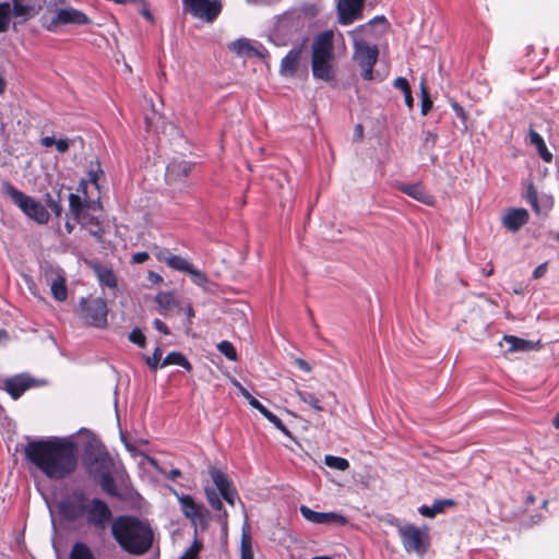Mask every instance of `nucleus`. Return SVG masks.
Listing matches in <instances>:
<instances>
[{
	"instance_id": "obj_22",
	"label": "nucleus",
	"mask_w": 559,
	"mask_h": 559,
	"mask_svg": "<svg viewBox=\"0 0 559 559\" xmlns=\"http://www.w3.org/2000/svg\"><path fill=\"white\" fill-rule=\"evenodd\" d=\"M156 304L160 308V313L166 316L169 312L181 311V306L173 293L160 292L155 297Z\"/></svg>"
},
{
	"instance_id": "obj_21",
	"label": "nucleus",
	"mask_w": 559,
	"mask_h": 559,
	"mask_svg": "<svg viewBox=\"0 0 559 559\" xmlns=\"http://www.w3.org/2000/svg\"><path fill=\"white\" fill-rule=\"evenodd\" d=\"M156 258L158 261L165 262L169 267L180 272L187 273L192 266V263H190L187 259L173 254L167 249L159 250L156 253Z\"/></svg>"
},
{
	"instance_id": "obj_20",
	"label": "nucleus",
	"mask_w": 559,
	"mask_h": 559,
	"mask_svg": "<svg viewBox=\"0 0 559 559\" xmlns=\"http://www.w3.org/2000/svg\"><path fill=\"white\" fill-rule=\"evenodd\" d=\"M301 55V48H293L288 51V53L282 59L280 73L286 78H293L296 75L299 60Z\"/></svg>"
},
{
	"instance_id": "obj_51",
	"label": "nucleus",
	"mask_w": 559,
	"mask_h": 559,
	"mask_svg": "<svg viewBox=\"0 0 559 559\" xmlns=\"http://www.w3.org/2000/svg\"><path fill=\"white\" fill-rule=\"evenodd\" d=\"M153 325H154V328H155L157 331H159L160 333H163V334H165V335L170 334V332H169V330H168L167 325H166L162 320H159V319H155V320L153 321Z\"/></svg>"
},
{
	"instance_id": "obj_57",
	"label": "nucleus",
	"mask_w": 559,
	"mask_h": 559,
	"mask_svg": "<svg viewBox=\"0 0 559 559\" xmlns=\"http://www.w3.org/2000/svg\"><path fill=\"white\" fill-rule=\"evenodd\" d=\"M404 97H405V104L406 106L412 109L413 108V104H414V99H413V96H412V91L409 90L408 92H405L404 93Z\"/></svg>"
},
{
	"instance_id": "obj_29",
	"label": "nucleus",
	"mask_w": 559,
	"mask_h": 559,
	"mask_svg": "<svg viewBox=\"0 0 559 559\" xmlns=\"http://www.w3.org/2000/svg\"><path fill=\"white\" fill-rule=\"evenodd\" d=\"M170 365H178V366H181L183 367L186 370L190 371L192 366L191 364L188 361V359L181 354V353H178V352H171L169 353L164 359L163 361L160 362V368H164L166 366H170Z\"/></svg>"
},
{
	"instance_id": "obj_45",
	"label": "nucleus",
	"mask_w": 559,
	"mask_h": 559,
	"mask_svg": "<svg viewBox=\"0 0 559 559\" xmlns=\"http://www.w3.org/2000/svg\"><path fill=\"white\" fill-rule=\"evenodd\" d=\"M240 392L248 400L249 404L253 408L258 409L260 413H262L266 408L255 397H253L245 388L240 386Z\"/></svg>"
},
{
	"instance_id": "obj_5",
	"label": "nucleus",
	"mask_w": 559,
	"mask_h": 559,
	"mask_svg": "<svg viewBox=\"0 0 559 559\" xmlns=\"http://www.w3.org/2000/svg\"><path fill=\"white\" fill-rule=\"evenodd\" d=\"M395 526L404 550L407 554H415L423 557L430 547V535L427 526H416L412 523H401L397 519L390 520Z\"/></svg>"
},
{
	"instance_id": "obj_36",
	"label": "nucleus",
	"mask_w": 559,
	"mask_h": 559,
	"mask_svg": "<svg viewBox=\"0 0 559 559\" xmlns=\"http://www.w3.org/2000/svg\"><path fill=\"white\" fill-rule=\"evenodd\" d=\"M296 394L302 402L309 404L317 412H321L323 409L319 400L313 394L301 390H296Z\"/></svg>"
},
{
	"instance_id": "obj_58",
	"label": "nucleus",
	"mask_w": 559,
	"mask_h": 559,
	"mask_svg": "<svg viewBox=\"0 0 559 559\" xmlns=\"http://www.w3.org/2000/svg\"><path fill=\"white\" fill-rule=\"evenodd\" d=\"M181 311H185L189 320L194 317V311L190 304H188L185 308L181 307Z\"/></svg>"
},
{
	"instance_id": "obj_28",
	"label": "nucleus",
	"mask_w": 559,
	"mask_h": 559,
	"mask_svg": "<svg viewBox=\"0 0 559 559\" xmlns=\"http://www.w3.org/2000/svg\"><path fill=\"white\" fill-rule=\"evenodd\" d=\"M240 559H253L252 538L247 524L242 527L241 533Z\"/></svg>"
},
{
	"instance_id": "obj_1",
	"label": "nucleus",
	"mask_w": 559,
	"mask_h": 559,
	"mask_svg": "<svg viewBox=\"0 0 559 559\" xmlns=\"http://www.w3.org/2000/svg\"><path fill=\"white\" fill-rule=\"evenodd\" d=\"M24 454L36 469L52 480L71 476L79 462L75 444L60 438L28 441Z\"/></svg>"
},
{
	"instance_id": "obj_62",
	"label": "nucleus",
	"mask_w": 559,
	"mask_h": 559,
	"mask_svg": "<svg viewBox=\"0 0 559 559\" xmlns=\"http://www.w3.org/2000/svg\"><path fill=\"white\" fill-rule=\"evenodd\" d=\"M218 521L223 524V526H226L227 525V513L224 512L222 515H219Z\"/></svg>"
},
{
	"instance_id": "obj_54",
	"label": "nucleus",
	"mask_w": 559,
	"mask_h": 559,
	"mask_svg": "<svg viewBox=\"0 0 559 559\" xmlns=\"http://www.w3.org/2000/svg\"><path fill=\"white\" fill-rule=\"evenodd\" d=\"M546 271H547V263H542L534 270L533 277L539 278L546 273Z\"/></svg>"
},
{
	"instance_id": "obj_15",
	"label": "nucleus",
	"mask_w": 559,
	"mask_h": 559,
	"mask_svg": "<svg viewBox=\"0 0 559 559\" xmlns=\"http://www.w3.org/2000/svg\"><path fill=\"white\" fill-rule=\"evenodd\" d=\"M177 497L183 515L190 519L193 523L202 522L204 520L203 507L194 501L190 495L178 493L174 490Z\"/></svg>"
},
{
	"instance_id": "obj_25",
	"label": "nucleus",
	"mask_w": 559,
	"mask_h": 559,
	"mask_svg": "<svg viewBox=\"0 0 559 559\" xmlns=\"http://www.w3.org/2000/svg\"><path fill=\"white\" fill-rule=\"evenodd\" d=\"M530 142L532 145L536 146L539 156L547 163H550L552 159V154L548 151L544 139L537 133L535 130H530Z\"/></svg>"
},
{
	"instance_id": "obj_33",
	"label": "nucleus",
	"mask_w": 559,
	"mask_h": 559,
	"mask_svg": "<svg viewBox=\"0 0 559 559\" xmlns=\"http://www.w3.org/2000/svg\"><path fill=\"white\" fill-rule=\"evenodd\" d=\"M13 14V8L11 9L10 3H0V33L7 32L11 22V15Z\"/></svg>"
},
{
	"instance_id": "obj_41",
	"label": "nucleus",
	"mask_w": 559,
	"mask_h": 559,
	"mask_svg": "<svg viewBox=\"0 0 559 559\" xmlns=\"http://www.w3.org/2000/svg\"><path fill=\"white\" fill-rule=\"evenodd\" d=\"M420 94H421V114L424 116H426L432 107V100L430 99L429 93L427 91L425 80H421V82H420Z\"/></svg>"
},
{
	"instance_id": "obj_8",
	"label": "nucleus",
	"mask_w": 559,
	"mask_h": 559,
	"mask_svg": "<svg viewBox=\"0 0 559 559\" xmlns=\"http://www.w3.org/2000/svg\"><path fill=\"white\" fill-rule=\"evenodd\" d=\"M108 308L103 298H82L80 300L79 316L88 324L103 328L107 323Z\"/></svg>"
},
{
	"instance_id": "obj_32",
	"label": "nucleus",
	"mask_w": 559,
	"mask_h": 559,
	"mask_svg": "<svg viewBox=\"0 0 559 559\" xmlns=\"http://www.w3.org/2000/svg\"><path fill=\"white\" fill-rule=\"evenodd\" d=\"M96 274L98 281L102 285H105L109 288H115L117 286V278L114 272L105 266H99L96 269Z\"/></svg>"
},
{
	"instance_id": "obj_55",
	"label": "nucleus",
	"mask_w": 559,
	"mask_h": 559,
	"mask_svg": "<svg viewBox=\"0 0 559 559\" xmlns=\"http://www.w3.org/2000/svg\"><path fill=\"white\" fill-rule=\"evenodd\" d=\"M49 209L56 214V216H60L62 213V206L59 202L50 201L49 202Z\"/></svg>"
},
{
	"instance_id": "obj_34",
	"label": "nucleus",
	"mask_w": 559,
	"mask_h": 559,
	"mask_svg": "<svg viewBox=\"0 0 559 559\" xmlns=\"http://www.w3.org/2000/svg\"><path fill=\"white\" fill-rule=\"evenodd\" d=\"M69 209L70 213L75 222L81 221V214L83 211V203L78 194L70 193L69 195Z\"/></svg>"
},
{
	"instance_id": "obj_7",
	"label": "nucleus",
	"mask_w": 559,
	"mask_h": 559,
	"mask_svg": "<svg viewBox=\"0 0 559 559\" xmlns=\"http://www.w3.org/2000/svg\"><path fill=\"white\" fill-rule=\"evenodd\" d=\"M3 191L28 217L38 223H46L48 221V212L35 199L26 195L9 182L3 183Z\"/></svg>"
},
{
	"instance_id": "obj_27",
	"label": "nucleus",
	"mask_w": 559,
	"mask_h": 559,
	"mask_svg": "<svg viewBox=\"0 0 559 559\" xmlns=\"http://www.w3.org/2000/svg\"><path fill=\"white\" fill-rule=\"evenodd\" d=\"M453 500H437L432 503V506H421L418 511L423 516L433 518L437 514L443 512L445 507L453 506Z\"/></svg>"
},
{
	"instance_id": "obj_10",
	"label": "nucleus",
	"mask_w": 559,
	"mask_h": 559,
	"mask_svg": "<svg viewBox=\"0 0 559 559\" xmlns=\"http://www.w3.org/2000/svg\"><path fill=\"white\" fill-rule=\"evenodd\" d=\"M186 10L194 17L205 22H213L222 11L218 0H182Z\"/></svg>"
},
{
	"instance_id": "obj_30",
	"label": "nucleus",
	"mask_w": 559,
	"mask_h": 559,
	"mask_svg": "<svg viewBox=\"0 0 559 559\" xmlns=\"http://www.w3.org/2000/svg\"><path fill=\"white\" fill-rule=\"evenodd\" d=\"M50 289L53 298L57 301H64L68 297V288L66 280L62 276H57L50 284Z\"/></svg>"
},
{
	"instance_id": "obj_12",
	"label": "nucleus",
	"mask_w": 559,
	"mask_h": 559,
	"mask_svg": "<svg viewBox=\"0 0 559 559\" xmlns=\"http://www.w3.org/2000/svg\"><path fill=\"white\" fill-rule=\"evenodd\" d=\"M365 0H338L336 5L338 23L349 25L360 20Z\"/></svg>"
},
{
	"instance_id": "obj_13",
	"label": "nucleus",
	"mask_w": 559,
	"mask_h": 559,
	"mask_svg": "<svg viewBox=\"0 0 559 559\" xmlns=\"http://www.w3.org/2000/svg\"><path fill=\"white\" fill-rule=\"evenodd\" d=\"M90 23V19L85 13L73 8H63L56 12L50 23L47 25L49 31L55 29L58 25L75 24L85 25Z\"/></svg>"
},
{
	"instance_id": "obj_23",
	"label": "nucleus",
	"mask_w": 559,
	"mask_h": 559,
	"mask_svg": "<svg viewBox=\"0 0 559 559\" xmlns=\"http://www.w3.org/2000/svg\"><path fill=\"white\" fill-rule=\"evenodd\" d=\"M229 48L240 57L250 58L254 56H261L260 51L255 47H253L251 41L247 38H240L233 41L229 45Z\"/></svg>"
},
{
	"instance_id": "obj_52",
	"label": "nucleus",
	"mask_w": 559,
	"mask_h": 559,
	"mask_svg": "<svg viewBox=\"0 0 559 559\" xmlns=\"http://www.w3.org/2000/svg\"><path fill=\"white\" fill-rule=\"evenodd\" d=\"M148 253L147 252H136L135 254H133L132 257V262L133 263H136V264H140V263H144L145 261L148 260Z\"/></svg>"
},
{
	"instance_id": "obj_37",
	"label": "nucleus",
	"mask_w": 559,
	"mask_h": 559,
	"mask_svg": "<svg viewBox=\"0 0 559 559\" xmlns=\"http://www.w3.org/2000/svg\"><path fill=\"white\" fill-rule=\"evenodd\" d=\"M526 200L531 204L533 211L536 214H538V215L542 214V209H540V206L538 204L537 191H536L535 187L533 186V183H530L528 187H527Z\"/></svg>"
},
{
	"instance_id": "obj_16",
	"label": "nucleus",
	"mask_w": 559,
	"mask_h": 559,
	"mask_svg": "<svg viewBox=\"0 0 559 559\" xmlns=\"http://www.w3.org/2000/svg\"><path fill=\"white\" fill-rule=\"evenodd\" d=\"M35 384L36 380L34 378L27 374H17L4 381V389L14 400H16Z\"/></svg>"
},
{
	"instance_id": "obj_11",
	"label": "nucleus",
	"mask_w": 559,
	"mask_h": 559,
	"mask_svg": "<svg viewBox=\"0 0 559 559\" xmlns=\"http://www.w3.org/2000/svg\"><path fill=\"white\" fill-rule=\"evenodd\" d=\"M87 497L83 493H74L59 504L61 516L71 522L84 519Z\"/></svg>"
},
{
	"instance_id": "obj_61",
	"label": "nucleus",
	"mask_w": 559,
	"mask_h": 559,
	"mask_svg": "<svg viewBox=\"0 0 559 559\" xmlns=\"http://www.w3.org/2000/svg\"><path fill=\"white\" fill-rule=\"evenodd\" d=\"M179 476H181V472L178 468H174L169 473V478H171V479H175Z\"/></svg>"
},
{
	"instance_id": "obj_14",
	"label": "nucleus",
	"mask_w": 559,
	"mask_h": 559,
	"mask_svg": "<svg viewBox=\"0 0 559 559\" xmlns=\"http://www.w3.org/2000/svg\"><path fill=\"white\" fill-rule=\"evenodd\" d=\"M299 510L307 521L314 524L343 526L347 523L346 518L336 512H317L307 506H301Z\"/></svg>"
},
{
	"instance_id": "obj_9",
	"label": "nucleus",
	"mask_w": 559,
	"mask_h": 559,
	"mask_svg": "<svg viewBox=\"0 0 559 559\" xmlns=\"http://www.w3.org/2000/svg\"><path fill=\"white\" fill-rule=\"evenodd\" d=\"M112 513L108 504L97 498L88 499L84 512V520L96 530L104 531L111 520Z\"/></svg>"
},
{
	"instance_id": "obj_39",
	"label": "nucleus",
	"mask_w": 559,
	"mask_h": 559,
	"mask_svg": "<svg viewBox=\"0 0 559 559\" xmlns=\"http://www.w3.org/2000/svg\"><path fill=\"white\" fill-rule=\"evenodd\" d=\"M192 282L200 287H205L209 283V278L202 271L195 269L193 265L190 267V270L187 272Z\"/></svg>"
},
{
	"instance_id": "obj_42",
	"label": "nucleus",
	"mask_w": 559,
	"mask_h": 559,
	"mask_svg": "<svg viewBox=\"0 0 559 559\" xmlns=\"http://www.w3.org/2000/svg\"><path fill=\"white\" fill-rule=\"evenodd\" d=\"M270 423H272L278 430H281L284 435L289 436L290 432L286 428V426L283 424V421L274 415L272 412H270L267 408H265L261 413Z\"/></svg>"
},
{
	"instance_id": "obj_17",
	"label": "nucleus",
	"mask_w": 559,
	"mask_h": 559,
	"mask_svg": "<svg viewBox=\"0 0 559 559\" xmlns=\"http://www.w3.org/2000/svg\"><path fill=\"white\" fill-rule=\"evenodd\" d=\"M192 168V164L180 159V160H173L168 164L166 169V181L169 185H176L181 182L183 179H186Z\"/></svg>"
},
{
	"instance_id": "obj_60",
	"label": "nucleus",
	"mask_w": 559,
	"mask_h": 559,
	"mask_svg": "<svg viewBox=\"0 0 559 559\" xmlns=\"http://www.w3.org/2000/svg\"><path fill=\"white\" fill-rule=\"evenodd\" d=\"M436 140H437V135L431 133V132H428L427 135H426V142H430L432 145L436 143Z\"/></svg>"
},
{
	"instance_id": "obj_40",
	"label": "nucleus",
	"mask_w": 559,
	"mask_h": 559,
	"mask_svg": "<svg viewBox=\"0 0 559 559\" xmlns=\"http://www.w3.org/2000/svg\"><path fill=\"white\" fill-rule=\"evenodd\" d=\"M100 486L105 492L111 496L117 495V488L114 478L109 473H104L100 477Z\"/></svg>"
},
{
	"instance_id": "obj_3",
	"label": "nucleus",
	"mask_w": 559,
	"mask_h": 559,
	"mask_svg": "<svg viewBox=\"0 0 559 559\" xmlns=\"http://www.w3.org/2000/svg\"><path fill=\"white\" fill-rule=\"evenodd\" d=\"M376 22H385L384 17H376L367 24L358 26L356 29L350 32L354 41V60L362 69L361 76L366 81L373 79V67L378 60L379 50L376 45H368L360 34H368L371 31V26Z\"/></svg>"
},
{
	"instance_id": "obj_59",
	"label": "nucleus",
	"mask_w": 559,
	"mask_h": 559,
	"mask_svg": "<svg viewBox=\"0 0 559 559\" xmlns=\"http://www.w3.org/2000/svg\"><path fill=\"white\" fill-rule=\"evenodd\" d=\"M95 221H96V219H95L94 217H90V218H87V217H85V216H84V217H82V218H81V221H80V222H81V224H82L85 228H88L90 226H92L93 224H95Z\"/></svg>"
},
{
	"instance_id": "obj_63",
	"label": "nucleus",
	"mask_w": 559,
	"mask_h": 559,
	"mask_svg": "<svg viewBox=\"0 0 559 559\" xmlns=\"http://www.w3.org/2000/svg\"><path fill=\"white\" fill-rule=\"evenodd\" d=\"M142 14H143V16H144L145 19H147L148 21H153V15L151 14V12H150L148 10L144 9V10L142 11Z\"/></svg>"
},
{
	"instance_id": "obj_64",
	"label": "nucleus",
	"mask_w": 559,
	"mask_h": 559,
	"mask_svg": "<svg viewBox=\"0 0 559 559\" xmlns=\"http://www.w3.org/2000/svg\"><path fill=\"white\" fill-rule=\"evenodd\" d=\"M64 227H66L67 231L70 234V233H72V231H73V229H74V224H72L71 222H69V221H68V222L66 223V226H64Z\"/></svg>"
},
{
	"instance_id": "obj_6",
	"label": "nucleus",
	"mask_w": 559,
	"mask_h": 559,
	"mask_svg": "<svg viewBox=\"0 0 559 559\" xmlns=\"http://www.w3.org/2000/svg\"><path fill=\"white\" fill-rule=\"evenodd\" d=\"M210 475L217 490L219 491V493H217L214 489H205V495L211 507L218 511L223 509L219 495L225 499L227 503L235 506L238 495L228 477L217 468H211Z\"/></svg>"
},
{
	"instance_id": "obj_24",
	"label": "nucleus",
	"mask_w": 559,
	"mask_h": 559,
	"mask_svg": "<svg viewBox=\"0 0 559 559\" xmlns=\"http://www.w3.org/2000/svg\"><path fill=\"white\" fill-rule=\"evenodd\" d=\"M401 190L406 193L407 195L412 197L413 199L420 201L425 204H431L432 203V197L429 195L425 189L418 185H403L401 187Z\"/></svg>"
},
{
	"instance_id": "obj_46",
	"label": "nucleus",
	"mask_w": 559,
	"mask_h": 559,
	"mask_svg": "<svg viewBox=\"0 0 559 559\" xmlns=\"http://www.w3.org/2000/svg\"><path fill=\"white\" fill-rule=\"evenodd\" d=\"M129 340H130V342L139 345L140 347L145 346V335L142 333V331L140 329H134L129 334Z\"/></svg>"
},
{
	"instance_id": "obj_38",
	"label": "nucleus",
	"mask_w": 559,
	"mask_h": 559,
	"mask_svg": "<svg viewBox=\"0 0 559 559\" xmlns=\"http://www.w3.org/2000/svg\"><path fill=\"white\" fill-rule=\"evenodd\" d=\"M217 349L221 354L227 357L229 360H237V352L234 345L229 341H222L217 344Z\"/></svg>"
},
{
	"instance_id": "obj_47",
	"label": "nucleus",
	"mask_w": 559,
	"mask_h": 559,
	"mask_svg": "<svg viewBox=\"0 0 559 559\" xmlns=\"http://www.w3.org/2000/svg\"><path fill=\"white\" fill-rule=\"evenodd\" d=\"M72 144V141L69 140V139H59V140H55V146H56V150L59 152V153H66L70 146Z\"/></svg>"
},
{
	"instance_id": "obj_26",
	"label": "nucleus",
	"mask_w": 559,
	"mask_h": 559,
	"mask_svg": "<svg viewBox=\"0 0 559 559\" xmlns=\"http://www.w3.org/2000/svg\"><path fill=\"white\" fill-rule=\"evenodd\" d=\"M503 342L509 346V353L526 352L533 348V344L530 341L513 335H504Z\"/></svg>"
},
{
	"instance_id": "obj_4",
	"label": "nucleus",
	"mask_w": 559,
	"mask_h": 559,
	"mask_svg": "<svg viewBox=\"0 0 559 559\" xmlns=\"http://www.w3.org/2000/svg\"><path fill=\"white\" fill-rule=\"evenodd\" d=\"M333 33L319 34L312 44L311 68L316 79L329 82L334 79Z\"/></svg>"
},
{
	"instance_id": "obj_35",
	"label": "nucleus",
	"mask_w": 559,
	"mask_h": 559,
	"mask_svg": "<svg viewBox=\"0 0 559 559\" xmlns=\"http://www.w3.org/2000/svg\"><path fill=\"white\" fill-rule=\"evenodd\" d=\"M324 463L337 471H346L349 467V462L346 459L334 455H325Z\"/></svg>"
},
{
	"instance_id": "obj_50",
	"label": "nucleus",
	"mask_w": 559,
	"mask_h": 559,
	"mask_svg": "<svg viewBox=\"0 0 559 559\" xmlns=\"http://www.w3.org/2000/svg\"><path fill=\"white\" fill-rule=\"evenodd\" d=\"M451 107H452V109L454 110L455 115H456V116H457V117H459L463 122H465V121H466V119H467V115H466V112H465L464 108H463L461 105H459L456 102H452V103H451Z\"/></svg>"
},
{
	"instance_id": "obj_56",
	"label": "nucleus",
	"mask_w": 559,
	"mask_h": 559,
	"mask_svg": "<svg viewBox=\"0 0 559 559\" xmlns=\"http://www.w3.org/2000/svg\"><path fill=\"white\" fill-rule=\"evenodd\" d=\"M40 144L45 147H50L55 144V138L53 136H45L40 139Z\"/></svg>"
},
{
	"instance_id": "obj_49",
	"label": "nucleus",
	"mask_w": 559,
	"mask_h": 559,
	"mask_svg": "<svg viewBox=\"0 0 559 559\" xmlns=\"http://www.w3.org/2000/svg\"><path fill=\"white\" fill-rule=\"evenodd\" d=\"M393 86L395 88L401 90L403 93L408 92L411 90V86L408 84V81L405 78H396L393 82Z\"/></svg>"
},
{
	"instance_id": "obj_48",
	"label": "nucleus",
	"mask_w": 559,
	"mask_h": 559,
	"mask_svg": "<svg viewBox=\"0 0 559 559\" xmlns=\"http://www.w3.org/2000/svg\"><path fill=\"white\" fill-rule=\"evenodd\" d=\"M88 233L94 236L95 238H97L98 240L102 239L103 237V234H104V229L102 227V225L99 224L98 221H95V224H93L92 226H90L88 228Z\"/></svg>"
},
{
	"instance_id": "obj_44",
	"label": "nucleus",
	"mask_w": 559,
	"mask_h": 559,
	"mask_svg": "<svg viewBox=\"0 0 559 559\" xmlns=\"http://www.w3.org/2000/svg\"><path fill=\"white\" fill-rule=\"evenodd\" d=\"M202 548V544L194 540L179 559H195Z\"/></svg>"
},
{
	"instance_id": "obj_19",
	"label": "nucleus",
	"mask_w": 559,
	"mask_h": 559,
	"mask_svg": "<svg viewBox=\"0 0 559 559\" xmlns=\"http://www.w3.org/2000/svg\"><path fill=\"white\" fill-rule=\"evenodd\" d=\"M13 15L27 20L41 9L40 0H12Z\"/></svg>"
},
{
	"instance_id": "obj_18",
	"label": "nucleus",
	"mask_w": 559,
	"mask_h": 559,
	"mask_svg": "<svg viewBox=\"0 0 559 559\" xmlns=\"http://www.w3.org/2000/svg\"><path fill=\"white\" fill-rule=\"evenodd\" d=\"M527 222L528 212L525 209H511L502 217L503 226L511 231H518Z\"/></svg>"
},
{
	"instance_id": "obj_2",
	"label": "nucleus",
	"mask_w": 559,
	"mask_h": 559,
	"mask_svg": "<svg viewBox=\"0 0 559 559\" xmlns=\"http://www.w3.org/2000/svg\"><path fill=\"white\" fill-rule=\"evenodd\" d=\"M111 533L119 546L133 556L146 554L153 545L154 534L151 525L134 516L121 515L115 519Z\"/></svg>"
},
{
	"instance_id": "obj_53",
	"label": "nucleus",
	"mask_w": 559,
	"mask_h": 559,
	"mask_svg": "<svg viewBox=\"0 0 559 559\" xmlns=\"http://www.w3.org/2000/svg\"><path fill=\"white\" fill-rule=\"evenodd\" d=\"M294 361H295V365L299 369L304 370L305 372H310L311 371V367H310V365L306 360H304L301 358H295Z\"/></svg>"
},
{
	"instance_id": "obj_43",
	"label": "nucleus",
	"mask_w": 559,
	"mask_h": 559,
	"mask_svg": "<svg viewBox=\"0 0 559 559\" xmlns=\"http://www.w3.org/2000/svg\"><path fill=\"white\" fill-rule=\"evenodd\" d=\"M162 349L159 347H156L152 356H147L145 358L146 365L152 369L156 370L158 367H160V358H162Z\"/></svg>"
},
{
	"instance_id": "obj_31",
	"label": "nucleus",
	"mask_w": 559,
	"mask_h": 559,
	"mask_svg": "<svg viewBox=\"0 0 559 559\" xmlns=\"http://www.w3.org/2000/svg\"><path fill=\"white\" fill-rule=\"evenodd\" d=\"M69 559H95V557L86 544L78 542L72 546Z\"/></svg>"
}]
</instances>
